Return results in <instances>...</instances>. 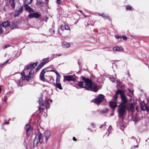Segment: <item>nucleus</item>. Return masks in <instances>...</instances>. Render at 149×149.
Returning <instances> with one entry per match:
<instances>
[{
  "mask_svg": "<svg viewBox=\"0 0 149 149\" xmlns=\"http://www.w3.org/2000/svg\"><path fill=\"white\" fill-rule=\"evenodd\" d=\"M91 124V125H93V126H94V123H92Z\"/></svg>",
  "mask_w": 149,
  "mask_h": 149,
  "instance_id": "nucleus-51",
  "label": "nucleus"
},
{
  "mask_svg": "<svg viewBox=\"0 0 149 149\" xmlns=\"http://www.w3.org/2000/svg\"><path fill=\"white\" fill-rule=\"evenodd\" d=\"M117 83H120V81H119L118 80H117Z\"/></svg>",
  "mask_w": 149,
  "mask_h": 149,
  "instance_id": "nucleus-49",
  "label": "nucleus"
},
{
  "mask_svg": "<svg viewBox=\"0 0 149 149\" xmlns=\"http://www.w3.org/2000/svg\"><path fill=\"white\" fill-rule=\"evenodd\" d=\"M79 12L81 13H82V12L81 11V10H80L79 11Z\"/></svg>",
  "mask_w": 149,
  "mask_h": 149,
  "instance_id": "nucleus-53",
  "label": "nucleus"
},
{
  "mask_svg": "<svg viewBox=\"0 0 149 149\" xmlns=\"http://www.w3.org/2000/svg\"><path fill=\"white\" fill-rule=\"evenodd\" d=\"M104 13H98V15H99V16H102H102L103 15V14H104Z\"/></svg>",
  "mask_w": 149,
  "mask_h": 149,
  "instance_id": "nucleus-43",
  "label": "nucleus"
},
{
  "mask_svg": "<svg viewBox=\"0 0 149 149\" xmlns=\"http://www.w3.org/2000/svg\"><path fill=\"white\" fill-rule=\"evenodd\" d=\"M43 61H44L42 62V63H44V65H45L46 63H47L49 61V60L48 59H43Z\"/></svg>",
  "mask_w": 149,
  "mask_h": 149,
  "instance_id": "nucleus-28",
  "label": "nucleus"
},
{
  "mask_svg": "<svg viewBox=\"0 0 149 149\" xmlns=\"http://www.w3.org/2000/svg\"><path fill=\"white\" fill-rule=\"evenodd\" d=\"M82 81L78 83V86L81 88H85L87 90L96 92L98 90L97 84L95 83H92L91 80L84 77H81Z\"/></svg>",
  "mask_w": 149,
  "mask_h": 149,
  "instance_id": "nucleus-1",
  "label": "nucleus"
},
{
  "mask_svg": "<svg viewBox=\"0 0 149 149\" xmlns=\"http://www.w3.org/2000/svg\"><path fill=\"white\" fill-rule=\"evenodd\" d=\"M106 125L105 123H104L102 125L100 126V127L101 128L102 127H103L105 126Z\"/></svg>",
  "mask_w": 149,
  "mask_h": 149,
  "instance_id": "nucleus-42",
  "label": "nucleus"
},
{
  "mask_svg": "<svg viewBox=\"0 0 149 149\" xmlns=\"http://www.w3.org/2000/svg\"><path fill=\"white\" fill-rule=\"evenodd\" d=\"M2 33V30H1V27L0 26V34Z\"/></svg>",
  "mask_w": 149,
  "mask_h": 149,
  "instance_id": "nucleus-45",
  "label": "nucleus"
},
{
  "mask_svg": "<svg viewBox=\"0 0 149 149\" xmlns=\"http://www.w3.org/2000/svg\"><path fill=\"white\" fill-rule=\"evenodd\" d=\"M26 68L27 70L32 69L30 64L29 66H26Z\"/></svg>",
  "mask_w": 149,
  "mask_h": 149,
  "instance_id": "nucleus-31",
  "label": "nucleus"
},
{
  "mask_svg": "<svg viewBox=\"0 0 149 149\" xmlns=\"http://www.w3.org/2000/svg\"><path fill=\"white\" fill-rule=\"evenodd\" d=\"M23 11V8L22 7H20L18 9H16L13 13V15L15 17H16L18 15L22 13Z\"/></svg>",
  "mask_w": 149,
  "mask_h": 149,
  "instance_id": "nucleus-9",
  "label": "nucleus"
},
{
  "mask_svg": "<svg viewBox=\"0 0 149 149\" xmlns=\"http://www.w3.org/2000/svg\"><path fill=\"white\" fill-rule=\"evenodd\" d=\"M147 144H148H148H149V143H147Z\"/></svg>",
  "mask_w": 149,
  "mask_h": 149,
  "instance_id": "nucleus-57",
  "label": "nucleus"
},
{
  "mask_svg": "<svg viewBox=\"0 0 149 149\" xmlns=\"http://www.w3.org/2000/svg\"><path fill=\"white\" fill-rule=\"evenodd\" d=\"M9 123V122L8 121H7L6 120H5L4 121V123H3V125L4 124H8Z\"/></svg>",
  "mask_w": 149,
  "mask_h": 149,
  "instance_id": "nucleus-38",
  "label": "nucleus"
},
{
  "mask_svg": "<svg viewBox=\"0 0 149 149\" xmlns=\"http://www.w3.org/2000/svg\"><path fill=\"white\" fill-rule=\"evenodd\" d=\"M126 8L127 10H132V8L131 6L130 5H128L126 7Z\"/></svg>",
  "mask_w": 149,
  "mask_h": 149,
  "instance_id": "nucleus-26",
  "label": "nucleus"
},
{
  "mask_svg": "<svg viewBox=\"0 0 149 149\" xmlns=\"http://www.w3.org/2000/svg\"><path fill=\"white\" fill-rule=\"evenodd\" d=\"M47 72H54L57 75V78L56 79V83L55 84V86L56 87L58 88L60 90L62 89V88L61 87V84L57 82L58 80L57 77L59 75V74L58 73L56 70H48L47 71Z\"/></svg>",
  "mask_w": 149,
  "mask_h": 149,
  "instance_id": "nucleus-5",
  "label": "nucleus"
},
{
  "mask_svg": "<svg viewBox=\"0 0 149 149\" xmlns=\"http://www.w3.org/2000/svg\"><path fill=\"white\" fill-rule=\"evenodd\" d=\"M113 113H111V115H110V116H113Z\"/></svg>",
  "mask_w": 149,
  "mask_h": 149,
  "instance_id": "nucleus-50",
  "label": "nucleus"
},
{
  "mask_svg": "<svg viewBox=\"0 0 149 149\" xmlns=\"http://www.w3.org/2000/svg\"><path fill=\"white\" fill-rule=\"evenodd\" d=\"M25 129L26 131L27 136L29 137L30 134L31 130V127L30 125L27 124L25 127Z\"/></svg>",
  "mask_w": 149,
  "mask_h": 149,
  "instance_id": "nucleus-10",
  "label": "nucleus"
},
{
  "mask_svg": "<svg viewBox=\"0 0 149 149\" xmlns=\"http://www.w3.org/2000/svg\"><path fill=\"white\" fill-rule=\"evenodd\" d=\"M116 95L113 96V98L111 101L109 102V104L110 107L113 109V111L116 107L117 106V99L118 96L117 94H120V97L121 99L122 103L121 104H123L125 106L126 105V104L130 105L128 103L127 99L125 95L122 93V91L120 90H118L116 93Z\"/></svg>",
  "mask_w": 149,
  "mask_h": 149,
  "instance_id": "nucleus-2",
  "label": "nucleus"
},
{
  "mask_svg": "<svg viewBox=\"0 0 149 149\" xmlns=\"http://www.w3.org/2000/svg\"><path fill=\"white\" fill-rule=\"evenodd\" d=\"M52 100L51 99H48L47 101H46L44 103L42 104L41 102L39 101V104L40 106L42 105H44L47 109L49 107V105L51 104L52 102Z\"/></svg>",
  "mask_w": 149,
  "mask_h": 149,
  "instance_id": "nucleus-7",
  "label": "nucleus"
},
{
  "mask_svg": "<svg viewBox=\"0 0 149 149\" xmlns=\"http://www.w3.org/2000/svg\"><path fill=\"white\" fill-rule=\"evenodd\" d=\"M9 46H10V45H7L4 46V48H6L7 47H9Z\"/></svg>",
  "mask_w": 149,
  "mask_h": 149,
  "instance_id": "nucleus-44",
  "label": "nucleus"
},
{
  "mask_svg": "<svg viewBox=\"0 0 149 149\" xmlns=\"http://www.w3.org/2000/svg\"><path fill=\"white\" fill-rule=\"evenodd\" d=\"M62 47L64 48H69L70 45L69 44L66 42H64L62 43Z\"/></svg>",
  "mask_w": 149,
  "mask_h": 149,
  "instance_id": "nucleus-16",
  "label": "nucleus"
},
{
  "mask_svg": "<svg viewBox=\"0 0 149 149\" xmlns=\"http://www.w3.org/2000/svg\"><path fill=\"white\" fill-rule=\"evenodd\" d=\"M105 48V49H107V48L109 49V47H106V48Z\"/></svg>",
  "mask_w": 149,
  "mask_h": 149,
  "instance_id": "nucleus-54",
  "label": "nucleus"
},
{
  "mask_svg": "<svg viewBox=\"0 0 149 149\" xmlns=\"http://www.w3.org/2000/svg\"><path fill=\"white\" fill-rule=\"evenodd\" d=\"M45 73V70H43L40 73V78L41 80L45 81V78L44 77V74Z\"/></svg>",
  "mask_w": 149,
  "mask_h": 149,
  "instance_id": "nucleus-12",
  "label": "nucleus"
},
{
  "mask_svg": "<svg viewBox=\"0 0 149 149\" xmlns=\"http://www.w3.org/2000/svg\"><path fill=\"white\" fill-rule=\"evenodd\" d=\"M61 29L62 30H64L65 29V28H64V25H62L61 27Z\"/></svg>",
  "mask_w": 149,
  "mask_h": 149,
  "instance_id": "nucleus-40",
  "label": "nucleus"
},
{
  "mask_svg": "<svg viewBox=\"0 0 149 149\" xmlns=\"http://www.w3.org/2000/svg\"><path fill=\"white\" fill-rule=\"evenodd\" d=\"M23 79L22 78H20L19 80L17 82V84L18 86H23Z\"/></svg>",
  "mask_w": 149,
  "mask_h": 149,
  "instance_id": "nucleus-17",
  "label": "nucleus"
},
{
  "mask_svg": "<svg viewBox=\"0 0 149 149\" xmlns=\"http://www.w3.org/2000/svg\"><path fill=\"white\" fill-rule=\"evenodd\" d=\"M136 110L137 111H138V109H137L136 108Z\"/></svg>",
  "mask_w": 149,
  "mask_h": 149,
  "instance_id": "nucleus-55",
  "label": "nucleus"
},
{
  "mask_svg": "<svg viewBox=\"0 0 149 149\" xmlns=\"http://www.w3.org/2000/svg\"><path fill=\"white\" fill-rule=\"evenodd\" d=\"M104 96L102 94L99 95L94 100H93V102L97 104L100 103L104 100Z\"/></svg>",
  "mask_w": 149,
  "mask_h": 149,
  "instance_id": "nucleus-6",
  "label": "nucleus"
},
{
  "mask_svg": "<svg viewBox=\"0 0 149 149\" xmlns=\"http://www.w3.org/2000/svg\"><path fill=\"white\" fill-rule=\"evenodd\" d=\"M11 28L12 29H18V27L15 24L13 23L11 26Z\"/></svg>",
  "mask_w": 149,
  "mask_h": 149,
  "instance_id": "nucleus-21",
  "label": "nucleus"
},
{
  "mask_svg": "<svg viewBox=\"0 0 149 149\" xmlns=\"http://www.w3.org/2000/svg\"><path fill=\"white\" fill-rule=\"evenodd\" d=\"M34 71L33 70H31L29 72V74L31 75L32 74L34 73Z\"/></svg>",
  "mask_w": 149,
  "mask_h": 149,
  "instance_id": "nucleus-39",
  "label": "nucleus"
},
{
  "mask_svg": "<svg viewBox=\"0 0 149 149\" xmlns=\"http://www.w3.org/2000/svg\"><path fill=\"white\" fill-rule=\"evenodd\" d=\"M9 59L5 63H4L0 65V67L1 68H2L3 66L5 65V64L6 63H8V61H9Z\"/></svg>",
  "mask_w": 149,
  "mask_h": 149,
  "instance_id": "nucleus-30",
  "label": "nucleus"
},
{
  "mask_svg": "<svg viewBox=\"0 0 149 149\" xmlns=\"http://www.w3.org/2000/svg\"><path fill=\"white\" fill-rule=\"evenodd\" d=\"M43 136L40 132L36 134L33 141L34 146H36L39 142L40 144L42 143L43 141Z\"/></svg>",
  "mask_w": 149,
  "mask_h": 149,
  "instance_id": "nucleus-4",
  "label": "nucleus"
},
{
  "mask_svg": "<svg viewBox=\"0 0 149 149\" xmlns=\"http://www.w3.org/2000/svg\"><path fill=\"white\" fill-rule=\"evenodd\" d=\"M45 1H48V0H45Z\"/></svg>",
  "mask_w": 149,
  "mask_h": 149,
  "instance_id": "nucleus-59",
  "label": "nucleus"
},
{
  "mask_svg": "<svg viewBox=\"0 0 149 149\" xmlns=\"http://www.w3.org/2000/svg\"><path fill=\"white\" fill-rule=\"evenodd\" d=\"M109 78L111 81L114 82L115 81L116 78L113 76H111L110 77H109Z\"/></svg>",
  "mask_w": 149,
  "mask_h": 149,
  "instance_id": "nucleus-22",
  "label": "nucleus"
},
{
  "mask_svg": "<svg viewBox=\"0 0 149 149\" xmlns=\"http://www.w3.org/2000/svg\"><path fill=\"white\" fill-rule=\"evenodd\" d=\"M122 37L123 40L125 41L127 40V38L126 36H123Z\"/></svg>",
  "mask_w": 149,
  "mask_h": 149,
  "instance_id": "nucleus-34",
  "label": "nucleus"
},
{
  "mask_svg": "<svg viewBox=\"0 0 149 149\" xmlns=\"http://www.w3.org/2000/svg\"><path fill=\"white\" fill-rule=\"evenodd\" d=\"M30 65L31 67L33 69L35 68L37 66V63H35L33 64H30Z\"/></svg>",
  "mask_w": 149,
  "mask_h": 149,
  "instance_id": "nucleus-23",
  "label": "nucleus"
},
{
  "mask_svg": "<svg viewBox=\"0 0 149 149\" xmlns=\"http://www.w3.org/2000/svg\"><path fill=\"white\" fill-rule=\"evenodd\" d=\"M33 0H24L25 3L28 4H30L31 3Z\"/></svg>",
  "mask_w": 149,
  "mask_h": 149,
  "instance_id": "nucleus-27",
  "label": "nucleus"
},
{
  "mask_svg": "<svg viewBox=\"0 0 149 149\" xmlns=\"http://www.w3.org/2000/svg\"><path fill=\"white\" fill-rule=\"evenodd\" d=\"M104 19H108L109 20H111V19L109 16L105 14H104L102 17Z\"/></svg>",
  "mask_w": 149,
  "mask_h": 149,
  "instance_id": "nucleus-19",
  "label": "nucleus"
},
{
  "mask_svg": "<svg viewBox=\"0 0 149 149\" xmlns=\"http://www.w3.org/2000/svg\"><path fill=\"white\" fill-rule=\"evenodd\" d=\"M44 63H41L36 69L37 71L40 69L44 65Z\"/></svg>",
  "mask_w": 149,
  "mask_h": 149,
  "instance_id": "nucleus-20",
  "label": "nucleus"
},
{
  "mask_svg": "<svg viewBox=\"0 0 149 149\" xmlns=\"http://www.w3.org/2000/svg\"><path fill=\"white\" fill-rule=\"evenodd\" d=\"M25 10L26 11L30 12L31 13L33 11V10L32 8H30L28 5L27 4H25Z\"/></svg>",
  "mask_w": 149,
  "mask_h": 149,
  "instance_id": "nucleus-14",
  "label": "nucleus"
},
{
  "mask_svg": "<svg viewBox=\"0 0 149 149\" xmlns=\"http://www.w3.org/2000/svg\"><path fill=\"white\" fill-rule=\"evenodd\" d=\"M22 78L24 79H26L27 81H29L31 78V77L28 76H25V75H22Z\"/></svg>",
  "mask_w": 149,
  "mask_h": 149,
  "instance_id": "nucleus-18",
  "label": "nucleus"
},
{
  "mask_svg": "<svg viewBox=\"0 0 149 149\" xmlns=\"http://www.w3.org/2000/svg\"><path fill=\"white\" fill-rule=\"evenodd\" d=\"M33 14L34 17L38 18L40 17V15L38 13H34Z\"/></svg>",
  "mask_w": 149,
  "mask_h": 149,
  "instance_id": "nucleus-24",
  "label": "nucleus"
},
{
  "mask_svg": "<svg viewBox=\"0 0 149 149\" xmlns=\"http://www.w3.org/2000/svg\"><path fill=\"white\" fill-rule=\"evenodd\" d=\"M88 130H91L89 128H88Z\"/></svg>",
  "mask_w": 149,
  "mask_h": 149,
  "instance_id": "nucleus-52",
  "label": "nucleus"
},
{
  "mask_svg": "<svg viewBox=\"0 0 149 149\" xmlns=\"http://www.w3.org/2000/svg\"><path fill=\"white\" fill-rule=\"evenodd\" d=\"M62 1L61 0H57L56 1V3L58 4H60L61 3Z\"/></svg>",
  "mask_w": 149,
  "mask_h": 149,
  "instance_id": "nucleus-41",
  "label": "nucleus"
},
{
  "mask_svg": "<svg viewBox=\"0 0 149 149\" xmlns=\"http://www.w3.org/2000/svg\"><path fill=\"white\" fill-rule=\"evenodd\" d=\"M53 32L54 33V31H53Z\"/></svg>",
  "mask_w": 149,
  "mask_h": 149,
  "instance_id": "nucleus-60",
  "label": "nucleus"
},
{
  "mask_svg": "<svg viewBox=\"0 0 149 149\" xmlns=\"http://www.w3.org/2000/svg\"><path fill=\"white\" fill-rule=\"evenodd\" d=\"M131 36L132 38H134V36Z\"/></svg>",
  "mask_w": 149,
  "mask_h": 149,
  "instance_id": "nucleus-56",
  "label": "nucleus"
},
{
  "mask_svg": "<svg viewBox=\"0 0 149 149\" xmlns=\"http://www.w3.org/2000/svg\"><path fill=\"white\" fill-rule=\"evenodd\" d=\"M111 126L110 125L109 126V128L107 130V131H108V132H109L108 135L109 134L110 131L111 130Z\"/></svg>",
  "mask_w": 149,
  "mask_h": 149,
  "instance_id": "nucleus-37",
  "label": "nucleus"
},
{
  "mask_svg": "<svg viewBox=\"0 0 149 149\" xmlns=\"http://www.w3.org/2000/svg\"><path fill=\"white\" fill-rule=\"evenodd\" d=\"M113 50L114 51L122 52L123 51V49L121 47L117 46L113 47Z\"/></svg>",
  "mask_w": 149,
  "mask_h": 149,
  "instance_id": "nucleus-11",
  "label": "nucleus"
},
{
  "mask_svg": "<svg viewBox=\"0 0 149 149\" xmlns=\"http://www.w3.org/2000/svg\"><path fill=\"white\" fill-rule=\"evenodd\" d=\"M127 109L129 111L132 112L134 108L133 104H131L130 105L126 104L125 106L123 104H121L119 105L118 109V116L121 118H123L125 114V109Z\"/></svg>",
  "mask_w": 149,
  "mask_h": 149,
  "instance_id": "nucleus-3",
  "label": "nucleus"
},
{
  "mask_svg": "<svg viewBox=\"0 0 149 149\" xmlns=\"http://www.w3.org/2000/svg\"><path fill=\"white\" fill-rule=\"evenodd\" d=\"M10 25V24L9 22L8 21H6L2 23L0 25V26H1V27L2 26L4 27H6Z\"/></svg>",
  "mask_w": 149,
  "mask_h": 149,
  "instance_id": "nucleus-15",
  "label": "nucleus"
},
{
  "mask_svg": "<svg viewBox=\"0 0 149 149\" xmlns=\"http://www.w3.org/2000/svg\"><path fill=\"white\" fill-rule=\"evenodd\" d=\"M146 141L147 142H149V139H148L147 140H146Z\"/></svg>",
  "mask_w": 149,
  "mask_h": 149,
  "instance_id": "nucleus-47",
  "label": "nucleus"
},
{
  "mask_svg": "<svg viewBox=\"0 0 149 149\" xmlns=\"http://www.w3.org/2000/svg\"><path fill=\"white\" fill-rule=\"evenodd\" d=\"M73 139L74 141H76V139H75V137H73Z\"/></svg>",
  "mask_w": 149,
  "mask_h": 149,
  "instance_id": "nucleus-46",
  "label": "nucleus"
},
{
  "mask_svg": "<svg viewBox=\"0 0 149 149\" xmlns=\"http://www.w3.org/2000/svg\"><path fill=\"white\" fill-rule=\"evenodd\" d=\"M63 77L64 79L63 81H74L75 80V78L74 77L73 75H64Z\"/></svg>",
  "mask_w": 149,
  "mask_h": 149,
  "instance_id": "nucleus-8",
  "label": "nucleus"
},
{
  "mask_svg": "<svg viewBox=\"0 0 149 149\" xmlns=\"http://www.w3.org/2000/svg\"><path fill=\"white\" fill-rule=\"evenodd\" d=\"M33 13H31L29 15V17L31 19L33 18H34V16H33Z\"/></svg>",
  "mask_w": 149,
  "mask_h": 149,
  "instance_id": "nucleus-29",
  "label": "nucleus"
},
{
  "mask_svg": "<svg viewBox=\"0 0 149 149\" xmlns=\"http://www.w3.org/2000/svg\"><path fill=\"white\" fill-rule=\"evenodd\" d=\"M64 28H65V29L69 30L70 29V28L68 25H64Z\"/></svg>",
  "mask_w": 149,
  "mask_h": 149,
  "instance_id": "nucleus-32",
  "label": "nucleus"
},
{
  "mask_svg": "<svg viewBox=\"0 0 149 149\" xmlns=\"http://www.w3.org/2000/svg\"><path fill=\"white\" fill-rule=\"evenodd\" d=\"M115 37L116 39H119V38H122V37L121 36H120L118 35H116L115 36Z\"/></svg>",
  "mask_w": 149,
  "mask_h": 149,
  "instance_id": "nucleus-33",
  "label": "nucleus"
},
{
  "mask_svg": "<svg viewBox=\"0 0 149 149\" xmlns=\"http://www.w3.org/2000/svg\"><path fill=\"white\" fill-rule=\"evenodd\" d=\"M6 96H5L3 97V99L2 98V100H3V99L4 100V101L3 102V103L5 104L6 103Z\"/></svg>",
  "mask_w": 149,
  "mask_h": 149,
  "instance_id": "nucleus-35",
  "label": "nucleus"
},
{
  "mask_svg": "<svg viewBox=\"0 0 149 149\" xmlns=\"http://www.w3.org/2000/svg\"><path fill=\"white\" fill-rule=\"evenodd\" d=\"M141 109L143 111H144L146 109V107L144 106H141Z\"/></svg>",
  "mask_w": 149,
  "mask_h": 149,
  "instance_id": "nucleus-36",
  "label": "nucleus"
},
{
  "mask_svg": "<svg viewBox=\"0 0 149 149\" xmlns=\"http://www.w3.org/2000/svg\"><path fill=\"white\" fill-rule=\"evenodd\" d=\"M49 81L48 82L49 83H52L54 81V79L53 77L52 76L49 77Z\"/></svg>",
  "mask_w": 149,
  "mask_h": 149,
  "instance_id": "nucleus-25",
  "label": "nucleus"
},
{
  "mask_svg": "<svg viewBox=\"0 0 149 149\" xmlns=\"http://www.w3.org/2000/svg\"><path fill=\"white\" fill-rule=\"evenodd\" d=\"M45 136L46 140H47L51 136V132L49 130H46L45 132Z\"/></svg>",
  "mask_w": 149,
  "mask_h": 149,
  "instance_id": "nucleus-13",
  "label": "nucleus"
},
{
  "mask_svg": "<svg viewBox=\"0 0 149 149\" xmlns=\"http://www.w3.org/2000/svg\"><path fill=\"white\" fill-rule=\"evenodd\" d=\"M45 1H48V0H45Z\"/></svg>",
  "mask_w": 149,
  "mask_h": 149,
  "instance_id": "nucleus-58",
  "label": "nucleus"
},
{
  "mask_svg": "<svg viewBox=\"0 0 149 149\" xmlns=\"http://www.w3.org/2000/svg\"><path fill=\"white\" fill-rule=\"evenodd\" d=\"M61 55H62V54H58V56H61Z\"/></svg>",
  "mask_w": 149,
  "mask_h": 149,
  "instance_id": "nucleus-48",
  "label": "nucleus"
}]
</instances>
